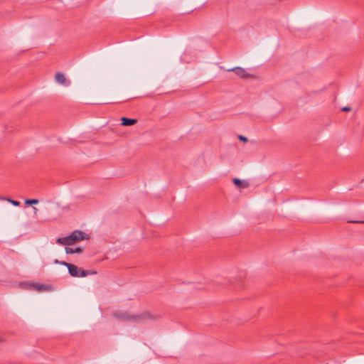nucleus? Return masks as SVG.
Here are the masks:
<instances>
[{
  "mask_svg": "<svg viewBox=\"0 0 364 364\" xmlns=\"http://www.w3.org/2000/svg\"><path fill=\"white\" fill-rule=\"evenodd\" d=\"M114 316L115 318L119 320L132 322H139L141 321L154 318V317L148 312H144L139 314H130L127 312H122L115 313Z\"/></svg>",
  "mask_w": 364,
  "mask_h": 364,
  "instance_id": "f257e3e1",
  "label": "nucleus"
},
{
  "mask_svg": "<svg viewBox=\"0 0 364 364\" xmlns=\"http://www.w3.org/2000/svg\"><path fill=\"white\" fill-rule=\"evenodd\" d=\"M69 274L74 277H85L89 274H95L97 272L95 271L90 272L84 270L83 269H80L77 267L76 265L70 264L68 267Z\"/></svg>",
  "mask_w": 364,
  "mask_h": 364,
  "instance_id": "f03ea898",
  "label": "nucleus"
},
{
  "mask_svg": "<svg viewBox=\"0 0 364 364\" xmlns=\"http://www.w3.org/2000/svg\"><path fill=\"white\" fill-rule=\"evenodd\" d=\"M69 236L72 245L87 238L85 233L80 230L73 232Z\"/></svg>",
  "mask_w": 364,
  "mask_h": 364,
  "instance_id": "7ed1b4c3",
  "label": "nucleus"
},
{
  "mask_svg": "<svg viewBox=\"0 0 364 364\" xmlns=\"http://www.w3.org/2000/svg\"><path fill=\"white\" fill-rule=\"evenodd\" d=\"M228 72H234L236 75L239 77L244 79L247 78L250 76L249 73L246 72V70L240 67H235L228 70Z\"/></svg>",
  "mask_w": 364,
  "mask_h": 364,
  "instance_id": "20e7f679",
  "label": "nucleus"
},
{
  "mask_svg": "<svg viewBox=\"0 0 364 364\" xmlns=\"http://www.w3.org/2000/svg\"><path fill=\"white\" fill-rule=\"evenodd\" d=\"M55 80L60 85L68 86L70 85V82H67L66 77L65 75L62 73H57L55 76Z\"/></svg>",
  "mask_w": 364,
  "mask_h": 364,
  "instance_id": "39448f33",
  "label": "nucleus"
},
{
  "mask_svg": "<svg viewBox=\"0 0 364 364\" xmlns=\"http://www.w3.org/2000/svg\"><path fill=\"white\" fill-rule=\"evenodd\" d=\"M233 183L239 188L243 189L249 186V183L247 181H242L239 178H233Z\"/></svg>",
  "mask_w": 364,
  "mask_h": 364,
  "instance_id": "423d86ee",
  "label": "nucleus"
},
{
  "mask_svg": "<svg viewBox=\"0 0 364 364\" xmlns=\"http://www.w3.org/2000/svg\"><path fill=\"white\" fill-rule=\"evenodd\" d=\"M122 120V125L123 126H131L137 122V119H129L127 117H122L121 119Z\"/></svg>",
  "mask_w": 364,
  "mask_h": 364,
  "instance_id": "0eeeda50",
  "label": "nucleus"
},
{
  "mask_svg": "<svg viewBox=\"0 0 364 364\" xmlns=\"http://www.w3.org/2000/svg\"><path fill=\"white\" fill-rule=\"evenodd\" d=\"M57 242L63 245H72L71 242L70 241V236L60 237L57 240Z\"/></svg>",
  "mask_w": 364,
  "mask_h": 364,
  "instance_id": "6e6552de",
  "label": "nucleus"
},
{
  "mask_svg": "<svg viewBox=\"0 0 364 364\" xmlns=\"http://www.w3.org/2000/svg\"><path fill=\"white\" fill-rule=\"evenodd\" d=\"M65 252L67 254H74V253H81L82 252V249L80 247H65Z\"/></svg>",
  "mask_w": 364,
  "mask_h": 364,
  "instance_id": "1a4fd4ad",
  "label": "nucleus"
},
{
  "mask_svg": "<svg viewBox=\"0 0 364 364\" xmlns=\"http://www.w3.org/2000/svg\"><path fill=\"white\" fill-rule=\"evenodd\" d=\"M38 203V200L37 199H27L25 201V203L26 205H34L37 204Z\"/></svg>",
  "mask_w": 364,
  "mask_h": 364,
  "instance_id": "9d476101",
  "label": "nucleus"
},
{
  "mask_svg": "<svg viewBox=\"0 0 364 364\" xmlns=\"http://www.w3.org/2000/svg\"><path fill=\"white\" fill-rule=\"evenodd\" d=\"M6 201H8L9 203H11L14 206H19L20 205V202H18L17 200H12L11 198L6 199Z\"/></svg>",
  "mask_w": 364,
  "mask_h": 364,
  "instance_id": "9b49d317",
  "label": "nucleus"
},
{
  "mask_svg": "<svg viewBox=\"0 0 364 364\" xmlns=\"http://www.w3.org/2000/svg\"><path fill=\"white\" fill-rule=\"evenodd\" d=\"M36 289H38V290H40V291H42V290H46L47 289V288L46 287V286L41 284H37L36 285Z\"/></svg>",
  "mask_w": 364,
  "mask_h": 364,
  "instance_id": "f8f14e48",
  "label": "nucleus"
},
{
  "mask_svg": "<svg viewBox=\"0 0 364 364\" xmlns=\"http://www.w3.org/2000/svg\"><path fill=\"white\" fill-rule=\"evenodd\" d=\"M6 341L5 336L2 333H0V343H4Z\"/></svg>",
  "mask_w": 364,
  "mask_h": 364,
  "instance_id": "ddd939ff",
  "label": "nucleus"
},
{
  "mask_svg": "<svg viewBox=\"0 0 364 364\" xmlns=\"http://www.w3.org/2000/svg\"><path fill=\"white\" fill-rule=\"evenodd\" d=\"M59 264L61 265L65 266L68 268L69 265H70V263L66 262L65 261H60V262H59Z\"/></svg>",
  "mask_w": 364,
  "mask_h": 364,
  "instance_id": "4468645a",
  "label": "nucleus"
},
{
  "mask_svg": "<svg viewBox=\"0 0 364 364\" xmlns=\"http://www.w3.org/2000/svg\"><path fill=\"white\" fill-rule=\"evenodd\" d=\"M240 141H242L243 143H246L248 141V138H238Z\"/></svg>",
  "mask_w": 364,
  "mask_h": 364,
  "instance_id": "2eb2a0df",
  "label": "nucleus"
},
{
  "mask_svg": "<svg viewBox=\"0 0 364 364\" xmlns=\"http://www.w3.org/2000/svg\"><path fill=\"white\" fill-rule=\"evenodd\" d=\"M342 110L345 111V112L350 111V107H344L342 108Z\"/></svg>",
  "mask_w": 364,
  "mask_h": 364,
  "instance_id": "dca6fc26",
  "label": "nucleus"
},
{
  "mask_svg": "<svg viewBox=\"0 0 364 364\" xmlns=\"http://www.w3.org/2000/svg\"><path fill=\"white\" fill-rule=\"evenodd\" d=\"M63 142L61 141V139L60 138H58L57 139V145L60 144H63Z\"/></svg>",
  "mask_w": 364,
  "mask_h": 364,
  "instance_id": "f3484780",
  "label": "nucleus"
},
{
  "mask_svg": "<svg viewBox=\"0 0 364 364\" xmlns=\"http://www.w3.org/2000/svg\"><path fill=\"white\" fill-rule=\"evenodd\" d=\"M6 199H8V198H6V197H0V200H6Z\"/></svg>",
  "mask_w": 364,
  "mask_h": 364,
  "instance_id": "a211bd4d",
  "label": "nucleus"
},
{
  "mask_svg": "<svg viewBox=\"0 0 364 364\" xmlns=\"http://www.w3.org/2000/svg\"><path fill=\"white\" fill-rule=\"evenodd\" d=\"M59 262H60V261H59L58 259H55V261H54V263H55V264H59Z\"/></svg>",
  "mask_w": 364,
  "mask_h": 364,
  "instance_id": "6ab92c4d",
  "label": "nucleus"
},
{
  "mask_svg": "<svg viewBox=\"0 0 364 364\" xmlns=\"http://www.w3.org/2000/svg\"><path fill=\"white\" fill-rule=\"evenodd\" d=\"M33 210H34L35 213H36V212H37V210H37V208L34 207V208H33Z\"/></svg>",
  "mask_w": 364,
  "mask_h": 364,
  "instance_id": "aec40b11",
  "label": "nucleus"
},
{
  "mask_svg": "<svg viewBox=\"0 0 364 364\" xmlns=\"http://www.w3.org/2000/svg\"><path fill=\"white\" fill-rule=\"evenodd\" d=\"M353 223H364V221H360V222H359V221H353Z\"/></svg>",
  "mask_w": 364,
  "mask_h": 364,
  "instance_id": "412c9836",
  "label": "nucleus"
}]
</instances>
